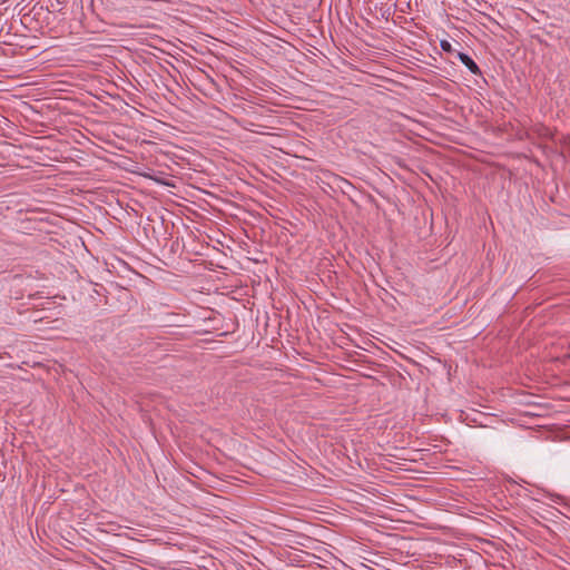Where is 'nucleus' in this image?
Instances as JSON below:
<instances>
[{
    "label": "nucleus",
    "mask_w": 570,
    "mask_h": 570,
    "mask_svg": "<svg viewBox=\"0 0 570 570\" xmlns=\"http://www.w3.org/2000/svg\"><path fill=\"white\" fill-rule=\"evenodd\" d=\"M456 57L473 75L481 76V69L468 53L456 52Z\"/></svg>",
    "instance_id": "f257e3e1"
},
{
    "label": "nucleus",
    "mask_w": 570,
    "mask_h": 570,
    "mask_svg": "<svg viewBox=\"0 0 570 570\" xmlns=\"http://www.w3.org/2000/svg\"><path fill=\"white\" fill-rule=\"evenodd\" d=\"M440 47L444 52H449V53L454 52L452 45L448 40H441Z\"/></svg>",
    "instance_id": "f03ea898"
}]
</instances>
